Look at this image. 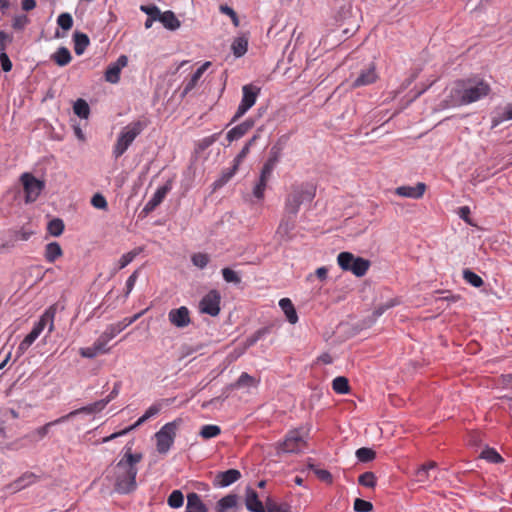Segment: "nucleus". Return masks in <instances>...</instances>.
<instances>
[{
  "instance_id": "obj_1",
  "label": "nucleus",
  "mask_w": 512,
  "mask_h": 512,
  "mask_svg": "<svg viewBox=\"0 0 512 512\" xmlns=\"http://www.w3.org/2000/svg\"><path fill=\"white\" fill-rule=\"evenodd\" d=\"M490 90V85L484 80H458L451 88L446 102L452 107L468 105L486 97Z\"/></svg>"
},
{
  "instance_id": "obj_2",
  "label": "nucleus",
  "mask_w": 512,
  "mask_h": 512,
  "mask_svg": "<svg viewBox=\"0 0 512 512\" xmlns=\"http://www.w3.org/2000/svg\"><path fill=\"white\" fill-rule=\"evenodd\" d=\"M142 460V454L132 453L131 448H127L124 456L113 468L114 487L120 494H128L136 489V476L138 469L136 465Z\"/></svg>"
},
{
  "instance_id": "obj_3",
  "label": "nucleus",
  "mask_w": 512,
  "mask_h": 512,
  "mask_svg": "<svg viewBox=\"0 0 512 512\" xmlns=\"http://www.w3.org/2000/svg\"><path fill=\"white\" fill-rule=\"evenodd\" d=\"M316 196V186L311 183L294 184L285 198L284 212L296 217L301 204L311 202Z\"/></svg>"
},
{
  "instance_id": "obj_4",
  "label": "nucleus",
  "mask_w": 512,
  "mask_h": 512,
  "mask_svg": "<svg viewBox=\"0 0 512 512\" xmlns=\"http://www.w3.org/2000/svg\"><path fill=\"white\" fill-rule=\"evenodd\" d=\"M149 125V121L147 119H140L137 121H133L125 126L113 147V155L117 159L122 156L129 146L133 143L138 135L142 133V131Z\"/></svg>"
},
{
  "instance_id": "obj_5",
  "label": "nucleus",
  "mask_w": 512,
  "mask_h": 512,
  "mask_svg": "<svg viewBox=\"0 0 512 512\" xmlns=\"http://www.w3.org/2000/svg\"><path fill=\"white\" fill-rule=\"evenodd\" d=\"M56 310V305H52L43 313L39 321L34 324L30 333L27 334L19 344L18 349L21 352L26 351L34 343V341L39 337L47 325L49 333L54 330V318L56 315Z\"/></svg>"
},
{
  "instance_id": "obj_6",
  "label": "nucleus",
  "mask_w": 512,
  "mask_h": 512,
  "mask_svg": "<svg viewBox=\"0 0 512 512\" xmlns=\"http://www.w3.org/2000/svg\"><path fill=\"white\" fill-rule=\"evenodd\" d=\"M337 263L342 270L350 271L356 277L364 276L371 266L369 260L355 256L350 252L339 253L337 256Z\"/></svg>"
},
{
  "instance_id": "obj_7",
  "label": "nucleus",
  "mask_w": 512,
  "mask_h": 512,
  "mask_svg": "<svg viewBox=\"0 0 512 512\" xmlns=\"http://www.w3.org/2000/svg\"><path fill=\"white\" fill-rule=\"evenodd\" d=\"M278 161H279L278 152H274L272 150L269 158L266 160V162L262 166L259 178L253 187L252 193H253L254 197L257 198L258 200H262L264 198V194H265V190L267 188L268 182L271 179L273 170H274L276 164L278 163Z\"/></svg>"
},
{
  "instance_id": "obj_8",
  "label": "nucleus",
  "mask_w": 512,
  "mask_h": 512,
  "mask_svg": "<svg viewBox=\"0 0 512 512\" xmlns=\"http://www.w3.org/2000/svg\"><path fill=\"white\" fill-rule=\"evenodd\" d=\"M259 94L260 88L252 84H247L242 87V99L230 121V124L237 122L252 106H254Z\"/></svg>"
},
{
  "instance_id": "obj_9",
  "label": "nucleus",
  "mask_w": 512,
  "mask_h": 512,
  "mask_svg": "<svg viewBox=\"0 0 512 512\" xmlns=\"http://www.w3.org/2000/svg\"><path fill=\"white\" fill-rule=\"evenodd\" d=\"M178 424L176 421L166 423L156 434L157 451L166 454L174 443Z\"/></svg>"
},
{
  "instance_id": "obj_10",
  "label": "nucleus",
  "mask_w": 512,
  "mask_h": 512,
  "mask_svg": "<svg viewBox=\"0 0 512 512\" xmlns=\"http://www.w3.org/2000/svg\"><path fill=\"white\" fill-rule=\"evenodd\" d=\"M20 181L23 185L26 203H32L36 201L45 188V183L41 180H38L33 174L29 172L23 173L20 176Z\"/></svg>"
},
{
  "instance_id": "obj_11",
  "label": "nucleus",
  "mask_w": 512,
  "mask_h": 512,
  "mask_svg": "<svg viewBox=\"0 0 512 512\" xmlns=\"http://www.w3.org/2000/svg\"><path fill=\"white\" fill-rule=\"evenodd\" d=\"M306 446V441L300 430L294 429L289 431L283 442L279 443L278 451L284 453H298Z\"/></svg>"
},
{
  "instance_id": "obj_12",
  "label": "nucleus",
  "mask_w": 512,
  "mask_h": 512,
  "mask_svg": "<svg viewBox=\"0 0 512 512\" xmlns=\"http://www.w3.org/2000/svg\"><path fill=\"white\" fill-rule=\"evenodd\" d=\"M221 295L216 289L210 290L200 301L199 308L202 313L217 316L220 312Z\"/></svg>"
},
{
  "instance_id": "obj_13",
  "label": "nucleus",
  "mask_w": 512,
  "mask_h": 512,
  "mask_svg": "<svg viewBox=\"0 0 512 512\" xmlns=\"http://www.w3.org/2000/svg\"><path fill=\"white\" fill-rule=\"evenodd\" d=\"M168 319L177 328L187 327L191 323L190 312L186 306L171 309L168 313Z\"/></svg>"
},
{
  "instance_id": "obj_14",
  "label": "nucleus",
  "mask_w": 512,
  "mask_h": 512,
  "mask_svg": "<svg viewBox=\"0 0 512 512\" xmlns=\"http://www.w3.org/2000/svg\"><path fill=\"white\" fill-rule=\"evenodd\" d=\"M171 190V182H167L165 185L159 187L154 195L151 197V199L145 204V206L142 209V213L144 215H148L152 211L158 207L163 200L165 199L166 195Z\"/></svg>"
},
{
  "instance_id": "obj_15",
  "label": "nucleus",
  "mask_w": 512,
  "mask_h": 512,
  "mask_svg": "<svg viewBox=\"0 0 512 512\" xmlns=\"http://www.w3.org/2000/svg\"><path fill=\"white\" fill-rule=\"evenodd\" d=\"M128 64V58L121 55L116 62L111 63L105 71V80L109 83L116 84L120 80L121 70Z\"/></svg>"
},
{
  "instance_id": "obj_16",
  "label": "nucleus",
  "mask_w": 512,
  "mask_h": 512,
  "mask_svg": "<svg viewBox=\"0 0 512 512\" xmlns=\"http://www.w3.org/2000/svg\"><path fill=\"white\" fill-rule=\"evenodd\" d=\"M378 79V74L376 72V67L373 63H371L367 68L361 70L359 75L352 83L353 88H359L362 86H367L373 84Z\"/></svg>"
},
{
  "instance_id": "obj_17",
  "label": "nucleus",
  "mask_w": 512,
  "mask_h": 512,
  "mask_svg": "<svg viewBox=\"0 0 512 512\" xmlns=\"http://www.w3.org/2000/svg\"><path fill=\"white\" fill-rule=\"evenodd\" d=\"M426 191V185L422 182L417 183L416 186H399L395 189V194L400 197L420 199Z\"/></svg>"
},
{
  "instance_id": "obj_18",
  "label": "nucleus",
  "mask_w": 512,
  "mask_h": 512,
  "mask_svg": "<svg viewBox=\"0 0 512 512\" xmlns=\"http://www.w3.org/2000/svg\"><path fill=\"white\" fill-rule=\"evenodd\" d=\"M104 408H105V402L96 401L92 404L75 409V410L69 412L68 414L59 417V421L66 422L69 419H71L74 416L79 415V414H95V413L102 411Z\"/></svg>"
},
{
  "instance_id": "obj_19",
  "label": "nucleus",
  "mask_w": 512,
  "mask_h": 512,
  "mask_svg": "<svg viewBox=\"0 0 512 512\" xmlns=\"http://www.w3.org/2000/svg\"><path fill=\"white\" fill-rule=\"evenodd\" d=\"M254 120L249 118L246 119L244 122L240 123L239 125L233 127L227 132V140L229 142H233L235 140H238L242 138L244 135H246L253 127H254Z\"/></svg>"
},
{
  "instance_id": "obj_20",
  "label": "nucleus",
  "mask_w": 512,
  "mask_h": 512,
  "mask_svg": "<svg viewBox=\"0 0 512 512\" xmlns=\"http://www.w3.org/2000/svg\"><path fill=\"white\" fill-rule=\"evenodd\" d=\"M293 216L285 214L284 217L281 219L277 230H276V236L281 241H287L290 239V233L295 227V221Z\"/></svg>"
},
{
  "instance_id": "obj_21",
  "label": "nucleus",
  "mask_w": 512,
  "mask_h": 512,
  "mask_svg": "<svg viewBox=\"0 0 512 512\" xmlns=\"http://www.w3.org/2000/svg\"><path fill=\"white\" fill-rule=\"evenodd\" d=\"M211 65L210 62H205L203 63L194 73L193 75L190 77V79H188L186 82H185V85H184V88L181 92V97L184 98L186 97L198 84L199 80L201 79L202 75L204 74V72L209 68V66Z\"/></svg>"
},
{
  "instance_id": "obj_22",
  "label": "nucleus",
  "mask_w": 512,
  "mask_h": 512,
  "mask_svg": "<svg viewBox=\"0 0 512 512\" xmlns=\"http://www.w3.org/2000/svg\"><path fill=\"white\" fill-rule=\"evenodd\" d=\"M245 505L250 512H265V504L259 500L254 489L248 488L245 495Z\"/></svg>"
},
{
  "instance_id": "obj_23",
  "label": "nucleus",
  "mask_w": 512,
  "mask_h": 512,
  "mask_svg": "<svg viewBox=\"0 0 512 512\" xmlns=\"http://www.w3.org/2000/svg\"><path fill=\"white\" fill-rule=\"evenodd\" d=\"M240 477L241 473L239 470L229 469L224 472H219L215 477V481L219 487H227L239 480Z\"/></svg>"
},
{
  "instance_id": "obj_24",
  "label": "nucleus",
  "mask_w": 512,
  "mask_h": 512,
  "mask_svg": "<svg viewBox=\"0 0 512 512\" xmlns=\"http://www.w3.org/2000/svg\"><path fill=\"white\" fill-rule=\"evenodd\" d=\"M270 333L269 327H263L258 329L256 332H254L252 335L246 338L245 342L243 343L241 351L237 354V356L243 355L246 350L253 345H255L260 339L265 337L267 334Z\"/></svg>"
},
{
  "instance_id": "obj_25",
  "label": "nucleus",
  "mask_w": 512,
  "mask_h": 512,
  "mask_svg": "<svg viewBox=\"0 0 512 512\" xmlns=\"http://www.w3.org/2000/svg\"><path fill=\"white\" fill-rule=\"evenodd\" d=\"M207 507L201 500V497L195 493L187 495L186 512H207Z\"/></svg>"
},
{
  "instance_id": "obj_26",
  "label": "nucleus",
  "mask_w": 512,
  "mask_h": 512,
  "mask_svg": "<svg viewBox=\"0 0 512 512\" xmlns=\"http://www.w3.org/2000/svg\"><path fill=\"white\" fill-rule=\"evenodd\" d=\"M437 467V463L429 461L421 465L414 473V480L418 483H426L430 480V470Z\"/></svg>"
},
{
  "instance_id": "obj_27",
  "label": "nucleus",
  "mask_w": 512,
  "mask_h": 512,
  "mask_svg": "<svg viewBox=\"0 0 512 512\" xmlns=\"http://www.w3.org/2000/svg\"><path fill=\"white\" fill-rule=\"evenodd\" d=\"M279 306L282 309V311L284 312L287 320L291 324L297 323L298 315H297V312L295 310V307H294L292 301L289 298H282L279 301Z\"/></svg>"
},
{
  "instance_id": "obj_28",
  "label": "nucleus",
  "mask_w": 512,
  "mask_h": 512,
  "mask_svg": "<svg viewBox=\"0 0 512 512\" xmlns=\"http://www.w3.org/2000/svg\"><path fill=\"white\" fill-rule=\"evenodd\" d=\"M63 255V250L58 242H50L45 246L44 257L47 262L54 263Z\"/></svg>"
},
{
  "instance_id": "obj_29",
  "label": "nucleus",
  "mask_w": 512,
  "mask_h": 512,
  "mask_svg": "<svg viewBox=\"0 0 512 512\" xmlns=\"http://www.w3.org/2000/svg\"><path fill=\"white\" fill-rule=\"evenodd\" d=\"M238 505V496L235 494H229L221 498L216 503L217 512H226L229 509L236 508Z\"/></svg>"
},
{
  "instance_id": "obj_30",
  "label": "nucleus",
  "mask_w": 512,
  "mask_h": 512,
  "mask_svg": "<svg viewBox=\"0 0 512 512\" xmlns=\"http://www.w3.org/2000/svg\"><path fill=\"white\" fill-rule=\"evenodd\" d=\"M51 59L60 67L68 65L71 60L72 56L68 48L66 47H60L57 49L55 53L51 55Z\"/></svg>"
},
{
  "instance_id": "obj_31",
  "label": "nucleus",
  "mask_w": 512,
  "mask_h": 512,
  "mask_svg": "<svg viewBox=\"0 0 512 512\" xmlns=\"http://www.w3.org/2000/svg\"><path fill=\"white\" fill-rule=\"evenodd\" d=\"M158 20L169 30H176L180 27V21L172 11H165L161 13Z\"/></svg>"
},
{
  "instance_id": "obj_32",
  "label": "nucleus",
  "mask_w": 512,
  "mask_h": 512,
  "mask_svg": "<svg viewBox=\"0 0 512 512\" xmlns=\"http://www.w3.org/2000/svg\"><path fill=\"white\" fill-rule=\"evenodd\" d=\"M74 51L77 55H82L90 44L89 37L81 32H75L73 35Z\"/></svg>"
},
{
  "instance_id": "obj_33",
  "label": "nucleus",
  "mask_w": 512,
  "mask_h": 512,
  "mask_svg": "<svg viewBox=\"0 0 512 512\" xmlns=\"http://www.w3.org/2000/svg\"><path fill=\"white\" fill-rule=\"evenodd\" d=\"M231 49L236 57L243 56L248 49V38L245 36L235 38L231 44Z\"/></svg>"
},
{
  "instance_id": "obj_34",
  "label": "nucleus",
  "mask_w": 512,
  "mask_h": 512,
  "mask_svg": "<svg viewBox=\"0 0 512 512\" xmlns=\"http://www.w3.org/2000/svg\"><path fill=\"white\" fill-rule=\"evenodd\" d=\"M259 384V380L243 372L237 381L231 385L232 388L238 389L242 387H256Z\"/></svg>"
},
{
  "instance_id": "obj_35",
  "label": "nucleus",
  "mask_w": 512,
  "mask_h": 512,
  "mask_svg": "<svg viewBox=\"0 0 512 512\" xmlns=\"http://www.w3.org/2000/svg\"><path fill=\"white\" fill-rule=\"evenodd\" d=\"M161 408H162V405L160 403H155V404L151 405L145 411V413L130 427H133V429H135L136 427L140 426L141 424L146 422L151 417L157 415L160 412Z\"/></svg>"
},
{
  "instance_id": "obj_36",
  "label": "nucleus",
  "mask_w": 512,
  "mask_h": 512,
  "mask_svg": "<svg viewBox=\"0 0 512 512\" xmlns=\"http://www.w3.org/2000/svg\"><path fill=\"white\" fill-rule=\"evenodd\" d=\"M142 249L141 248H135L121 256V258L118 261L117 268L115 269V272L125 268L127 265H129L140 253Z\"/></svg>"
},
{
  "instance_id": "obj_37",
  "label": "nucleus",
  "mask_w": 512,
  "mask_h": 512,
  "mask_svg": "<svg viewBox=\"0 0 512 512\" xmlns=\"http://www.w3.org/2000/svg\"><path fill=\"white\" fill-rule=\"evenodd\" d=\"M508 120H512V104L507 105L502 112H499L492 117V128H495Z\"/></svg>"
},
{
  "instance_id": "obj_38",
  "label": "nucleus",
  "mask_w": 512,
  "mask_h": 512,
  "mask_svg": "<svg viewBox=\"0 0 512 512\" xmlns=\"http://www.w3.org/2000/svg\"><path fill=\"white\" fill-rule=\"evenodd\" d=\"M265 512H291V507L287 503H277L267 498L265 501Z\"/></svg>"
},
{
  "instance_id": "obj_39",
  "label": "nucleus",
  "mask_w": 512,
  "mask_h": 512,
  "mask_svg": "<svg viewBox=\"0 0 512 512\" xmlns=\"http://www.w3.org/2000/svg\"><path fill=\"white\" fill-rule=\"evenodd\" d=\"M74 113L83 119H87L90 115V108L84 99H77L73 105Z\"/></svg>"
},
{
  "instance_id": "obj_40",
  "label": "nucleus",
  "mask_w": 512,
  "mask_h": 512,
  "mask_svg": "<svg viewBox=\"0 0 512 512\" xmlns=\"http://www.w3.org/2000/svg\"><path fill=\"white\" fill-rule=\"evenodd\" d=\"M65 229V225L62 219L60 218H54L51 221H49L47 225V231L50 235L54 237L60 236Z\"/></svg>"
},
{
  "instance_id": "obj_41",
  "label": "nucleus",
  "mask_w": 512,
  "mask_h": 512,
  "mask_svg": "<svg viewBox=\"0 0 512 512\" xmlns=\"http://www.w3.org/2000/svg\"><path fill=\"white\" fill-rule=\"evenodd\" d=\"M332 388L338 394L348 393L350 389L348 379L343 376L336 377L332 382Z\"/></svg>"
},
{
  "instance_id": "obj_42",
  "label": "nucleus",
  "mask_w": 512,
  "mask_h": 512,
  "mask_svg": "<svg viewBox=\"0 0 512 512\" xmlns=\"http://www.w3.org/2000/svg\"><path fill=\"white\" fill-rule=\"evenodd\" d=\"M125 329V327L123 326V324L121 323V321L117 322V323H113V324H109L107 325V327L105 328V330L103 331V335L109 340L111 341L113 338H115L119 333H121L123 330Z\"/></svg>"
},
{
  "instance_id": "obj_43",
  "label": "nucleus",
  "mask_w": 512,
  "mask_h": 512,
  "mask_svg": "<svg viewBox=\"0 0 512 512\" xmlns=\"http://www.w3.org/2000/svg\"><path fill=\"white\" fill-rule=\"evenodd\" d=\"M220 433H221V428L218 425L209 424V425H204L201 428L199 435L203 439H211V438L217 437L218 435H220Z\"/></svg>"
},
{
  "instance_id": "obj_44",
  "label": "nucleus",
  "mask_w": 512,
  "mask_h": 512,
  "mask_svg": "<svg viewBox=\"0 0 512 512\" xmlns=\"http://www.w3.org/2000/svg\"><path fill=\"white\" fill-rule=\"evenodd\" d=\"M463 279L472 285L473 287L479 288L484 284L483 279L469 269L463 270Z\"/></svg>"
},
{
  "instance_id": "obj_45",
  "label": "nucleus",
  "mask_w": 512,
  "mask_h": 512,
  "mask_svg": "<svg viewBox=\"0 0 512 512\" xmlns=\"http://www.w3.org/2000/svg\"><path fill=\"white\" fill-rule=\"evenodd\" d=\"M191 262L197 268L204 269L208 265V263L210 262V257L206 253H201V252L194 253L191 256Z\"/></svg>"
},
{
  "instance_id": "obj_46",
  "label": "nucleus",
  "mask_w": 512,
  "mask_h": 512,
  "mask_svg": "<svg viewBox=\"0 0 512 512\" xmlns=\"http://www.w3.org/2000/svg\"><path fill=\"white\" fill-rule=\"evenodd\" d=\"M167 503L171 508H180L184 503V496L180 490H174L169 495Z\"/></svg>"
},
{
  "instance_id": "obj_47",
  "label": "nucleus",
  "mask_w": 512,
  "mask_h": 512,
  "mask_svg": "<svg viewBox=\"0 0 512 512\" xmlns=\"http://www.w3.org/2000/svg\"><path fill=\"white\" fill-rule=\"evenodd\" d=\"M356 457L360 462H370L375 459L376 453L370 448L362 447L356 451Z\"/></svg>"
},
{
  "instance_id": "obj_48",
  "label": "nucleus",
  "mask_w": 512,
  "mask_h": 512,
  "mask_svg": "<svg viewBox=\"0 0 512 512\" xmlns=\"http://www.w3.org/2000/svg\"><path fill=\"white\" fill-rule=\"evenodd\" d=\"M360 485L368 488H373L376 485V476L373 472H364L358 478Z\"/></svg>"
},
{
  "instance_id": "obj_49",
  "label": "nucleus",
  "mask_w": 512,
  "mask_h": 512,
  "mask_svg": "<svg viewBox=\"0 0 512 512\" xmlns=\"http://www.w3.org/2000/svg\"><path fill=\"white\" fill-rule=\"evenodd\" d=\"M481 458L491 462V463H500L503 461L501 455L493 448H486L481 453Z\"/></svg>"
},
{
  "instance_id": "obj_50",
  "label": "nucleus",
  "mask_w": 512,
  "mask_h": 512,
  "mask_svg": "<svg viewBox=\"0 0 512 512\" xmlns=\"http://www.w3.org/2000/svg\"><path fill=\"white\" fill-rule=\"evenodd\" d=\"M309 469L313 470L316 476L323 482L331 484L333 481L332 475L328 470L319 469L314 464H308Z\"/></svg>"
},
{
  "instance_id": "obj_51",
  "label": "nucleus",
  "mask_w": 512,
  "mask_h": 512,
  "mask_svg": "<svg viewBox=\"0 0 512 512\" xmlns=\"http://www.w3.org/2000/svg\"><path fill=\"white\" fill-rule=\"evenodd\" d=\"M57 24L63 30L68 31L73 26V18L69 13H61L57 18Z\"/></svg>"
},
{
  "instance_id": "obj_52",
  "label": "nucleus",
  "mask_w": 512,
  "mask_h": 512,
  "mask_svg": "<svg viewBox=\"0 0 512 512\" xmlns=\"http://www.w3.org/2000/svg\"><path fill=\"white\" fill-rule=\"evenodd\" d=\"M222 276L228 283L239 284L241 282V278L238 276V274L230 268H223Z\"/></svg>"
},
{
  "instance_id": "obj_53",
  "label": "nucleus",
  "mask_w": 512,
  "mask_h": 512,
  "mask_svg": "<svg viewBox=\"0 0 512 512\" xmlns=\"http://www.w3.org/2000/svg\"><path fill=\"white\" fill-rule=\"evenodd\" d=\"M354 510L356 512H370L373 510V505L369 501L357 498L354 501Z\"/></svg>"
},
{
  "instance_id": "obj_54",
  "label": "nucleus",
  "mask_w": 512,
  "mask_h": 512,
  "mask_svg": "<svg viewBox=\"0 0 512 512\" xmlns=\"http://www.w3.org/2000/svg\"><path fill=\"white\" fill-rule=\"evenodd\" d=\"M109 340L101 334L93 343L96 349L100 352V354H105L109 352V348L107 347Z\"/></svg>"
},
{
  "instance_id": "obj_55",
  "label": "nucleus",
  "mask_w": 512,
  "mask_h": 512,
  "mask_svg": "<svg viewBox=\"0 0 512 512\" xmlns=\"http://www.w3.org/2000/svg\"><path fill=\"white\" fill-rule=\"evenodd\" d=\"M29 22V18L26 15H17L13 18L12 27L15 30H23Z\"/></svg>"
},
{
  "instance_id": "obj_56",
  "label": "nucleus",
  "mask_w": 512,
  "mask_h": 512,
  "mask_svg": "<svg viewBox=\"0 0 512 512\" xmlns=\"http://www.w3.org/2000/svg\"><path fill=\"white\" fill-rule=\"evenodd\" d=\"M65 421H59V418L54 420V421H51V422H48L46 423L45 425L39 427L36 429L35 433L39 436V438H44L48 432H49V428L51 426H54V425H58V424H62L64 423Z\"/></svg>"
},
{
  "instance_id": "obj_57",
  "label": "nucleus",
  "mask_w": 512,
  "mask_h": 512,
  "mask_svg": "<svg viewBox=\"0 0 512 512\" xmlns=\"http://www.w3.org/2000/svg\"><path fill=\"white\" fill-rule=\"evenodd\" d=\"M91 204L93 205V207L102 210L107 209L108 206L105 197L100 193H97L92 197Z\"/></svg>"
},
{
  "instance_id": "obj_58",
  "label": "nucleus",
  "mask_w": 512,
  "mask_h": 512,
  "mask_svg": "<svg viewBox=\"0 0 512 512\" xmlns=\"http://www.w3.org/2000/svg\"><path fill=\"white\" fill-rule=\"evenodd\" d=\"M139 275V269L135 270L127 279L126 281V289H125V297H128L129 294L132 292L135 283L138 279Z\"/></svg>"
},
{
  "instance_id": "obj_59",
  "label": "nucleus",
  "mask_w": 512,
  "mask_h": 512,
  "mask_svg": "<svg viewBox=\"0 0 512 512\" xmlns=\"http://www.w3.org/2000/svg\"><path fill=\"white\" fill-rule=\"evenodd\" d=\"M79 354L84 358H95L97 355L100 354V352L96 349L94 345L90 347L80 348Z\"/></svg>"
},
{
  "instance_id": "obj_60",
  "label": "nucleus",
  "mask_w": 512,
  "mask_h": 512,
  "mask_svg": "<svg viewBox=\"0 0 512 512\" xmlns=\"http://www.w3.org/2000/svg\"><path fill=\"white\" fill-rule=\"evenodd\" d=\"M397 304L396 300L394 299H391L389 301H387L386 303L384 304H380L379 306H377L374 310V315L379 317L381 316L385 311H387L388 309L394 307L395 305Z\"/></svg>"
},
{
  "instance_id": "obj_61",
  "label": "nucleus",
  "mask_w": 512,
  "mask_h": 512,
  "mask_svg": "<svg viewBox=\"0 0 512 512\" xmlns=\"http://www.w3.org/2000/svg\"><path fill=\"white\" fill-rule=\"evenodd\" d=\"M141 10L153 19H158L161 14V11L157 6H141Z\"/></svg>"
},
{
  "instance_id": "obj_62",
  "label": "nucleus",
  "mask_w": 512,
  "mask_h": 512,
  "mask_svg": "<svg viewBox=\"0 0 512 512\" xmlns=\"http://www.w3.org/2000/svg\"><path fill=\"white\" fill-rule=\"evenodd\" d=\"M0 63L4 72H9L12 69V62L6 52H0Z\"/></svg>"
},
{
  "instance_id": "obj_63",
  "label": "nucleus",
  "mask_w": 512,
  "mask_h": 512,
  "mask_svg": "<svg viewBox=\"0 0 512 512\" xmlns=\"http://www.w3.org/2000/svg\"><path fill=\"white\" fill-rule=\"evenodd\" d=\"M197 351H198V349L194 346L187 345V344L182 345L181 350H180V357L186 358Z\"/></svg>"
},
{
  "instance_id": "obj_64",
  "label": "nucleus",
  "mask_w": 512,
  "mask_h": 512,
  "mask_svg": "<svg viewBox=\"0 0 512 512\" xmlns=\"http://www.w3.org/2000/svg\"><path fill=\"white\" fill-rule=\"evenodd\" d=\"M458 215L461 219H463L466 223L472 224L470 219V208L468 206H462L459 208Z\"/></svg>"
}]
</instances>
